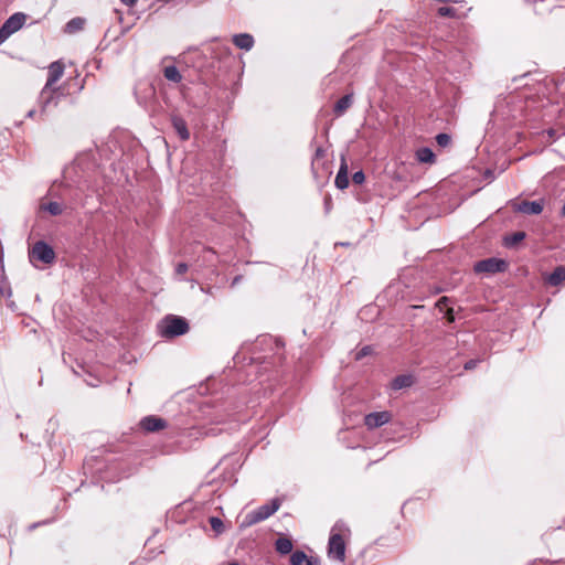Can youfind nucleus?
Masks as SVG:
<instances>
[{
    "label": "nucleus",
    "instance_id": "nucleus-1",
    "mask_svg": "<svg viewBox=\"0 0 565 565\" xmlns=\"http://www.w3.org/2000/svg\"><path fill=\"white\" fill-rule=\"evenodd\" d=\"M188 331L189 323L183 317L168 315L158 323V332L166 339L183 335Z\"/></svg>",
    "mask_w": 565,
    "mask_h": 565
},
{
    "label": "nucleus",
    "instance_id": "nucleus-2",
    "mask_svg": "<svg viewBox=\"0 0 565 565\" xmlns=\"http://www.w3.org/2000/svg\"><path fill=\"white\" fill-rule=\"evenodd\" d=\"M344 530H348L341 522H337L329 537L328 543V556L338 562H344L345 559V542L341 534Z\"/></svg>",
    "mask_w": 565,
    "mask_h": 565
},
{
    "label": "nucleus",
    "instance_id": "nucleus-3",
    "mask_svg": "<svg viewBox=\"0 0 565 565\" xmlns=\"http://www.w3.org/2000/svg\"><path fill=\"white\" fill-rule=\"evenodd\" d=\"M280 504V499L274 498L269 502L258 507L256 510L247 513L243 524L249 526L268 519L279 510Z\"/></svg>",
    "mask_w": 565,
    "mask_h": 565
},
{
    "label": "nucleus",
    "instance_id": "nucleus-4",
    "mask_svg": "<svg viewBox=\"0 0 565 565\" xmlns=\"http://www.w3.org/2000/svg\"><path fill=\"white\" fill-rule=\"evenodd\" d=\"M25 21L26 14L23 12H15L9 17L0 28V45L19 31Z\"/></svg>",
    "mask_w": 565,
    "mask_h": 565
},
{
    "label": "nucleus",
    "instance_id": "nucleus-5",
    "mask_svg": "<svg viewBox=\"0 0 565 565\" xmlns=\"http://www.w3.org/2000/svg\"><path fill=\"white\" fill-rule=\"evenodd\" d=\"M29 257L31 260H39L45 265H51L54 263L56 255L46 242L38 241L30 249Z\"/></svg>",
    "mask_w": 565,
    "mask_h": 565
},
{
    "label": "nucleus",
    "instance_id": "nucleus-6",
    "mask_svg": "<svg viewBox=\"0 0 565 565\" xmlns=\"http://www.w3.org/2000/svg\"><path fill=\"white\" fill-rule=\"evenodd\" d=\"M62 94L57 88L49 87V92L45 93V86L42 88L39 96V104L41 108V113H47L52 108H55L58 105L60 98Z\"/></svg>",
    "mask_w": 565,
    "mask_h": 565
},
{
    "label": "nucleus",
    "instance_id": "nucleus-7",
    "mask_svg": "<svg viewBox=\"0 0 565 565\" xmlns=\"http://www.w3.org/2000/svg\"><path fill=\"white\" fill-rule=\"evenodd\" d=\"M507 268V263L503 259L491 257L487 259L479 260L475 264V271L480 273H487V274H495V273H502Z\"/></svg>",
    "mask_w": 565,
    "mask_h": 565
},
{
    "label": "nucleus",
    "instance_id": "nucleus-8",
    "mask_svg": "<svg viewBox=\"0 0 565 565\" xmlns=\"http://www.w3.org/2000/svg\"><path fill=\"white\" fill-rule=\"evenodd\" d=\"M514 211L526 214V215H537L542 213L544 209V200L537 201H522L516 203L513 206Z\"/></svg>",
    "mask_w": 565,
    "mask_h": 565
},
{
    "label": "nucleus",
    "instance_id": "nucleus-9",
    "mask_svg": "<svg viewBox=\"0 0 565 565\" xmlns=\"http://www.w3.org/2000/svg\"><path fill=\"white\" fill-rule=\"evenodd\" d=\"M139 425L142 428V430H145L147 433H154V431L164 429L168 424L161 417H158L154 415H149V416L143 417L140 420Z\"/></svg>",
    "mask_w": 565,
    "mask_h": 565
},
{
    "label": "nucleus",
    "instance_id": "nucleus-10",
    "mask_svg": "<svg viewBox=\"0 0 565 565\" xmlns=\"http://www.w3.org/2000/svg\"><path fill=\"white\" fill-rule=\"evenodd\" d=\"M65 66L61 61L52 62L49 65L47 79L45 83V93L63 76Z\"/></svg>",
    "mask_w": 565,
    "mask_h": 565
},
{
    "label": "nucleus",
    "instance_id": "nucleus-11",
    "mask_svg": "<svg viewBox=\"0 0 565 565\" xmlns=\"http://www.w3.org/2000/svg\"><path fill=\"white\" fill-rule=\"evenodd\" d=\"M390 419L391 414L388 412H374L365 416L364 424L369 429H374L385 425Z\"/></svg>",
    "mask_w": 565,
    "mask_h": 565
},
{
    "label": "nucleus",
    "instance_id": "nucleus-12",
    "mask_svg": "<svg viewBox=\"0 0 565 565\" xmlns=\"http://www.w3.org/2000/svg\"><path fill=\"white\" fill-rule=\"evenodd\" d=\"M326 156L327 151L322 147L316 149L311 161V169L316 175H318L320 171L329 172Z\"/></svg>",
    "mask_w": 565,
    "mask_h": 565
},
{
    "label": "nucleus",
    "instance_id": "nucleus-13",
    "mask_svg": "<svg viewBox=\"0 0 565 565\" xmlns=\"http://www.w3.org/2000/svg\"><path fill=\"white\" fill-rule=\"evenodd\" d=\"M291 565H320L318 557L308 556L303 551L297 550L290 555Z\"/></svg>",
    "mask_w": 565,
    "mask_h": 565
},
{
    "label": "nucleus",
    "instance_id": "nucleus-14",
    "mask_svg": "<svg viewBox=\"0 0 565 565\" xmlns=\"http://www.w3.org/2000/svg\"><path fill=\"white\" fill-rule=\"evenodd\" d=\"M171 124L181 140L185 141L190 138L188 125L182 117L173 115L171 117Z\"/></svg>",
    "mask_w": 565,
    "mask_h": 565
},
{
    "label": "nucleus",
    "instance_id": "nucleus-15",
    "mask_svg": "<svg viewBox=\"0 0 565 565\" xmlns=\"http://www.w3.org/2000/svg\"><path fill=\"white\" fill-rule=\"evenodd\" d=\"M233 43L241 50L250 51L255 42L249 33H238L233 35Z\"/></svg>",
    "mask_w": 565,
    "mask_h": 565
},
{
    "label": "nucleus",
    "instance_id": "nucleus-16",
    "mask_svg": "<svg viewBox=\"0 0 565 565\" xmlns=\"http://www.w3.org/2000/svg\"><path fill=\"white\" fill-rule=\"evenodd\" d=\"M334 183L335 186L340 190H344L349 186L348 166L344 160L342 161V164L337 173Z\"/></svg>",
    "mask_w": 565,
    "mask_h": 565
},
{
    "label": "nucleus",
    "instance_id": "nucleus-17",
    "mask_svg": "<svg viewBox=\"0 0 565 565\" xmlns=\"http://www.w3.org/2000/svg\"><path fill=\"white\" fill-rule=\"evenodd\" d=\"M353 104V94L342 96L334 105L333 111L337 116L343 115Z\"/></svg>",
    "mask_w": 565,
    "mask_h": 565
},
{
    "label": "nucleus",
    "instance_id": "nucleus-18",
    "mask_svg": "<svg viewBox=\"0 0 565 565\" xmlns=\"http://www.w3.org/2000/svg\"><path fill=\"white\" fill-rule=\"evenodd\" d=\"M85 19L81 17H76L71 19L64 26V32L67 34H74L78 31H82L85 25Z\"/></svg>",
    "mask_w": 565,
    "mask_h": 565
},
{
    "label": "nucleus",
    "instance_id": "nucleus-19",
    "mask_svg": "<svg viewBox=\"0 0 565 565\" xmlns=\"http://www.w3.org/2000/svg\"><path fill=\"white\" fill-rule=\"evenodd\" d=\"M547 284L551 286H558L563 281H565V266L556 267L553 273H551L546 279Z\"/></svg>",
    "mask_w": 565,
    "mask_h": 565
},
{
    "label": "nucleus",
    "instance_id": "nucleus-20",
    "mask_svg": "<svg viewBox=\"0 0 565 565\" xmlns=\"http://www.w3.org/2000/svg\"><path fill=\"white\" fill-rule=\"evenodd\" d=\"M294 544L288 537H279L275 542V548L280 555L292 553Z\"/></svg>",
    "mask_w": 565,
    "mask_h": 565
},
{
    "label": "nucleus",
    "instance_id": "nucleus-21",
    "mask_svg": "<svg viewBox=\"0 0 565 565\" xmlns=\"http://www.w3.org/2000/svg\"><path fill=\"white\" fill-rule=\"evenodd\" d=\"M413 384V377L411 375H397L393 379L391 387L395 391L409 387Z\"/></svg>",
    "mask_w": 565,
    "mask_h": 565
},
{
    "label": "nucleus",
    "instance_id": "nucleus-22",
    "mask_svg": "<svg viewBox=\"0 0 565 565\" xmlns=\"http://www.w3.org/2000/svg\"><path fill=\"white\" fill-rule=\"evenodd\" d=\"M416 159L422 163H434L435 162V153L428 147L419 148L416 151Z\"/></svg>",
    "mask_w": 565,
    "mask_h": 565
},
{
    "label": "nucleus",
    "instance_id": "nucleus-23",
    "mask_svg": "<svg viewBox=\"0 0 565 565\" xmlns=\"http://www.w3.org/2000/svg\"><path fill=\"white\" fill-rule=\"evenodd\" d=\"M163 75L168 81L173 83H180L182 79V75L174 65L166 66L163 70Z\"/></svg>",
    "mask_w": 565,
    "mask_h": 565
},
{
    "label": "nucleus",
    "instance_id": "nucleus-24",
    "mask_svg": "<svg viewBox=\"0 0 565 565\" xmlns=\"http://www.w3.org/2000/svg\"><path fill=\"white\" fill-rule=\"evenodd\" d=\"M43 209L52 215H60L63 212L61 204L57 202H49Z\"/></svg>",
    "mask_w": 565,
    "mask_h": 565
},
{
    "label": "nucleus",
    "instance_id": "nucleus-25",
    "mask_svg": "<svg viewBox=\"0 0 565 565\" xmlns=\"http://www.w3.org/2000/svg\"><path fill=\"white\" fill-rule=\"evenodd\" d=\"M437 14L440 17H446V18H456L457 10L451 7L444 6V7H439L437 9Z\"/></svg>",
    "mask_w": 565,
    "mask_h": 565
},
{
    "label": "nucleus",
    "instance_id": "nucleus-26",
    "mask_svg": "<svg viewBox=\"0 0 565 565\" xmlns=\"http://www.w3.org/2000/svg\"><path fill=\"white\" fill-rule=\"evenodd\" d=\"M210 525L214 532L222 533L224 529L223 521L217 516H211L210 518Z\"/></svg>",
    "mask_w": 565,
    "mask_h": 565
},
{
    "label": "nucleus",
    "instance_id": "nucleus-27",
    "mask_svg": "<svg viewBox=\"0 0 565 565\" xmlns=\"http://www.w3.org/2000/svg\"><path fill=\"white\" fill-rule=\"evenodd\" d=\"M525 238L524 232H515L510 237L507 238L505 244L508 246L514 245Z\"/></svg>",
    "mask_w": 565,
    "mask_h": 565
},
{
    "label": "nucleus",
    "instance_id": "nucleus-28",
    "mask_svg": "<svg viewBox=\"0 0 565 565\" xmlns=\"http://www.w3.org/2000/svg\"><path fill=\"white\" fill-rule=\"evenodd\" d=\"M436 142L440 147H447L451 142V137L448 134L441 132L436 136Z\"/></svg>",
    "mask_w": 565,
    "mask_h": 565
},
{
    "label": "nucleus",
    "instance_id": "nucleus-29",
    "mask_svg": "<svg viewBox=\"0 0 565 565\" xmlns=\"http://www.w3.org/2000/svg\"><path fill=\"white\" fill-rule=\"evenodd\" d=\"M373 352V349L371 345H365L361 350H359L355 354V360H361L364 356L371 354Z\"/></svg>",
    "mask_w": 565,
    "mask_h": 565
},
{
    "label": "nucleus",
    "instance_id": "nucleus-30",
    "mask_svg": "<svg viewBox=\"0 0 565 565\" xmlns=\"http://www.w3.org/2000/svg\"><path fill=\"white\" fill-rule=\"evenodd\" d=\"M215 258H216V255H215V252L213 249L205 248L203 250V259L205 262H209V263L213 264Z\"/></svg>",
    "mask_w": 565,
    "mask_h": 565
},
{
    "label": "nucleus",
    "instance_id": "nucleus-31",
    "mask_svg": "<svg viewBox=\"0 0 565 565\" xmlns=\"http://www.w3.org/2000/svg\"><path fill=\"white\" fill-rule=\"evenodd\" d=\"M352 181L355 184H362L365 181L364 172L362 170L354 172L352 175Z\"/></svg>",
    "mask_w": 565,
    "mask_h": 565
},
{
    "label": "nucleus",
    "instance_id": "nucleus-32",
    "mask_svg": "<svg viewBox=\"0 0 565 565\" xmlns=\"http://www.w3.org/2000/svg\"><path fill=\"white\" fill-rule=\"evenodd\" d=\"M188 270V265L185 263H179L175 267L177 275H183Z\"/></svg>",
    "mask_w": 565,
    "mask_h": 565
},
{
    "label": "nucleus",
    "instance_id": "nucleus-33",
    "mask_svg": "<svg viewBox=\"0 0 565 565\" xmlns=\"http://www.w3.org/2000/svg\"><path fill=\"white\" fill-rule=\"evenodd\" d=\"M477 363H478V360H470V361L466 362L465 370H472V369H475Z\"/></svg>",
    "mask_w": 565,
    "mask_h": 565
},
{
    "label": "nucleus",
    "instance_id": "nucleus-34",
    "mask_svg": "<svg viewBox=\"0 0 565 565\" xmlns=\"http://www.w3.org/2000/svg\"><path fill=\"white\" fill-rule=\"evenodd\" d=\"M128 7H132L136 4L137 0H121Z\"/></svg>",
    "mask_w": 565,
    "mask_h": 565
},
{
    "label": "nucleus",
    "instance_id": "nucleus-35",
    "mask_svg": "<svg viewBox=\"0 0 565 565\" xmlns=\"http://www.w3.org/2000/svg\"><path fill=\"white\" fill-rule=\"evenodd\" d=\"M35 115V110L34 109H31L26 113V117L28 118H32L33 116Z\"/></svg>",
    "mask_w": 565,
    "mask_h": 565
},
{
    "label": "nucleus",
    "instance_id": "nucleus-36",
    "mask_svg": "<svg viewBox=\"0 0 565 565\" xmlns=\"http://www.w3.org/2000/svg\"><path fill=\"white\" fill-rule=\"evenodd\" d=\"M447 301H448V298H447V297H443V298L438 301V303H437V305L439 306L440 303H446Z\"/></svg>",
    "mask_w": 565,
    "mask_h": 565
},
{
    "label": "nucleus",
    "instance_id": "nucleus-37",
    "mask_svg": "<svg viewBox=\"0 0 565 565\" xmlns=\"http://www.w3.org/2000/svg\"><path fill=\"white\" fill-rule=\"evenodd\" d=\"M236 282H238V277H236V278L233 280V285H235Z\"/></svg>",
    "mask_w": 565,
    "mask_h": 565
},
{
    "label": "nucleus",
    "instance_id": "nucleus-38",
    "mask_svg": "<svg viewBox=\"0 0 565 565\" xmlns=\"http://www.w3.org/2000/svg\"><path fill=\"white\" fill-rule=\"evenodd\" d=\"M227 565H241V564H238L237 562H233V563H230Z\"/></svg>",
    "mask_w": 565,
    "mask_h": 565
}]
</instances>
